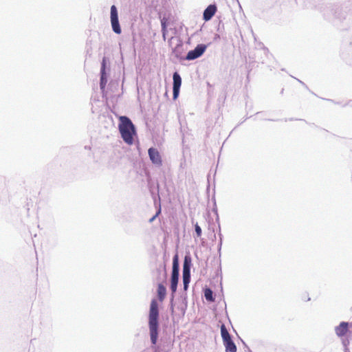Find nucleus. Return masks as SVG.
Segmentation results:
<instances>
[{
    "mask_svg": "<svg viewBox=\"0 0 352 352\" xmlns=\"http://www.w3.org/2000/svg\"><path fill=\"white\" fill-rule=\"evenodd\" d=\"M158 304L156 300H151L148 315V325L150 330L151 340L153 344L157 342L158 337Z\"/></svg>",
    "mask_w": 352,
    "mask_h": 352,
    "instance_id": "1",
    "label": "nucleus"
},
{
    "mask_svg": "<svg viewBox=\"0 0 352 352\" xmlns=\"http://www.w3.org/2000/svg\"><path fill=\"white\" fill-rule=\"evenodd\" d=\"M118 126L121 137L129 145L133 144V136L135 135V129L131 120L126 116H120Z\"/></svg>",
    "mask_w": 352,
    "mask_h": 352,
    "instance_id": "2",
    "label": "nucleus"
},
{
    "mask_svg": "<svg viewBox=\"0 0 352 352\" xmlns=\"http://www.w3.org/2000/svg\"><path fill=\"white\" fill-rule=\"evenodd\" d=\"M179 279V260L178 255L175 254L173 257V270L171 275V284H170V289L173 293H175L177 291V287Z\"/></svg>",
    "mask_w": 352,
    "mask_h": 352,
    "instance_id": "3",
    "label": "nucleus"
},
{
    "mask_svg": "<svg viewBox=\"0 0 352 352\" xmlns=\"http://www.w3.org/2000/svg\"><path fill=\"white\" fill-rule=\"evenodd\" d=\"M111 23L113 32L118 34H120L121 28L119 24L118 11L114 5L111 7Z\"/></svg>",
    "mask_w": 352,
    "mask_h": 352,
    "instance_id": "4",
    "label": "nucleus"
},
{
    "mask_svg": "<svg viewBox=\"0 0 352 352\" xmlns=\"http://www.w3.org/2000/svg\"><path fill=\"white\" fill-rule=\"evenodd\" d=\"M206 50L205 45H198L193 50L188 52L186 59V60H194L201 56Z\"/></svg>",
    "mask_w": 352,
    "mask_h": 352,
    "instance_id": "5",
    "label": "nucleus"
},
{
    "mask_svg": "<svg viewBox=\"0 0 352 352\" xmlns=\"http://www.w3.org/2000/svg\"><path fill=\"white\" fill-rule=\"evenodd\" d=\"M190 264L188 261L187 257H185L184 266H183V283L184 289L187 290L188 284L190 283Z\"/></svg>",
    "mask_w": 352,
    "mask_h": 352,
    "instance_id": "6",
    "label": "nucleus"
},
{
    "mask_svg": "<svg viewBox=\"0 0 352 352\" xmlns=\"http://www.w3.org/2000/svg\"><path fill=\"white\" fill-rule=\"evenodd\" d=\"M148 156L152 163L155 165L161 166L162 160L161 155L157 148H150L148 151Z\"/></svg>",
    "mask_w": 352,
    "mask_h": 352,
    "instance_id": "7",
    "label": "nucleus"
},
{
    "mask_svg": "<svg viewBox=\"0 0 352 352\" xmlns=\"http://www.w3.org/2000/svg\"><path fill=\"white\" fill-rule=\"evenodd\" d=\"M182 85V78L179 74L175 72L173 74V98H177L179 92V89Z\"/></svg>",
    "mask_w": 352,
    "mask_h": 352,
    "instance_id": "8",
    "label": "nucleus"
},
{
    "mask_svg": "<svg viewBox=\"0 0 352 352\" xmlns=\"http://www.w3.org/2000/svg\"><path fill=\"white\" fill-rule=\"evenodd\" d=\"M335 331L338 337L345 336L349 332V323L346 322H342L335 328Z\"/></svg>",
    "mask_w": 352,
    "mask_h": 352,
    "instance_id": "9",
    "label": "nucleus"
},
{
    "mask_svg": "<svg viewBox=\"0 0 352 352\" xmlns=\"http://www.w3.org/2000/svg\"><path fill=\"white\" fill-rule=\"evenodd\" d=\"M217 11V7L215 5H210L204 12V19L205 21H209L215 14Z\"/></svg>",
    "mask_w": 352,
    "mask_h": 352,
    "instance_id": "10",
    "label": "nucleus"
},
{
    "mask_svg": "<svg viewBox=\"0 0 352 352\" xmlns=\"http://www.w3.org/2000/svg\"><path fill=\"white\" fill-rule=\"evenodd\" d=\"M223 342L225 346L226 352H236V346L232 341V338L223 340Z\"/></svg>",
    "mask_w": 352,
    "mask_h": 352,
    "instance_id": "11",
    "label": "nucleus"
},
{
    "mask_svg": "<svg viewBox=\"0 0 352 352\" xmlns=\"http://www.w3.org/2000/svg\"><path fill=\"white\" fill-rule=\"evenodd\" d=\"M166 294V289L162 284H159L157 286V296L159 300L162 302Z\"/></svg>",
    "mask_w": 352,
    "mask_h": 352,
    "instance_id": "12",
    "label": "nucleus"
},
{
    "mask_svg": "<svg viewBox=\"0 0 352 352\" xmlns=\"http://www.w3.org/2000/svg\"><path fill=\"white\" fill-rule=\"evenodd\" d=\"M221 335L223 341L226 340H227L228 339L231 338V336H230V333H228V331L226 327V325L223 324H221Z\"/></svg>",
    "mask_w": 352,
    "mask_h": 352,
    "instance_id": "13",
    "label": "nucleus"
},
{
    "mask_svg": "<svg viewBox=\"0 0 352 352\" xmlns=\"http://www.w3.org/2000/svg\"><path fill=\"white\" fill-rule=\"evenodd\" d=\"M212 294H213V292L210 289L207 288L205 289L204 296L208 301L212 302L214 300Z\"/></svg>",
    "mask_w": 352,
    "mask_h": 352,
    "instance_id": "14",
    "label": "nucleus"
},
{
    "mask_svg": "<svg viewBox=\"0 0 352 352\" xmlns=\"http://www.w3.org/2000/svg\"><path fill=\"white\" fill-rule=\"evenodd\" d=\"M195 230L197 237H200L201 236V229L197 223L195 226Z\"/></svg>",
    "mask_w": 352,
    "mask_h": 352,
    "instance_id": "15",
    "label": "nucleus"
},
{
    "mask_svg": "<svg viewBox=\"0 0 352 352\" xmlns=\"http://www.w3.org/2000/svg\"><path fill=\"white\" fill-rule=\"evenodd\" d=\"M160 212H161V210H160V208H159V210L157 211L156 214L151 219H150L149 221L153 222L155 219V218L160 214Z\"/></svg>",
    "mask_w": 352,
    "mask_h": 352,
    "instance_id": "16",
    "label": "nucleus"
},
{
    "mask_svg": "<svg viewBox=\"0 0 352 352\" xmlns=\"http://www.w3.org/2000/svg\"><path fill=\"white\" fill-rule=\"evenodd\" d=\"M105 65H106L105 59L103 58L102 63V68H101V72L102 74H104V72H105Z\"/></svg>",
    "mask_w": 352,
    "mask_h": 352,
    "instance_id": "17",
    "label": "nucleus"
},
{
    "mask_svg": "<svg viewBox=\"0 0 352 352\" xmlns=\"http://www.w3.org/2000/svg\"><path fill=\"white\" fill-rule=\"evenodd\" d=\"M162 28L164 29L166 28V25L164 22L162 23Z\"/></svg>",
    "mask_w": 352,
    "mask_h": 352,
    "instance_id": "18",
    "label": "nucleus"
}]
</instances>
